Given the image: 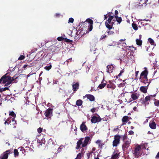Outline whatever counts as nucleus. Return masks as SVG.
<instances>
[{"label":"nucleus","instance_id":"obj_1","mask_svg":"<svg viewBox=\"0 0 159 159\" xmlns=\"http://www.w3.org/2000/svg\"><path fill=\"white\" fill-rule=\"evenodd\" d=\"M90 139V137H86L85 138H81L77 142L76 146L75 147L76 149H79L81 146L82 147H85L86 146L89 141Z\"/></svg>","mask_w":159,"mask_h":159},{"label":"nucleus","instance_id":"obj_2","mask_svg":"<svg viewBox=\"0 0 159 159\" xmlns=\"http://www.w3.org/2000/svg\"><path fill=\"white\" fill-rule=\"evenodd\" d=\"M2 78H3L2 83L5 84V86H7L10 84L12 82L14 81L13 83H16L17 81L16 80L18 78V76L16 75L12 77H11L9 76H6L5 75L3 76Z\"/></svg>","mask_w":159,"mask_h":159},{"label":"nucleus","instance_id":"obj_3","mask_svg":"<svg viewBox=\"0 0 159 159\" xmlns=\"http://www.w3.org/2000/svg\"><path fill=\"white\" fill-rule=\"evenodd\" d=\"M141 147L140 145H139L134 148L133 155L135 157H138L141 155Z\"/></svg>","mask_w":159,"mask_h":159},{"label":"nucleus","instance_id":"obj_4","mask_svg":"<svg viewBox=\"0 0 159 159\" xmlns=\"http://www.w3.org/2000/svg\"><path fill=\"white\" fill-rule=\"evenodd\" d=\"M108 16H109V17L108 20L107 21L105 22V26L107 28L112 29L114 22H111V21L114 17L113 16L109 15H108Z\"/></svg>","mask_w":159,"mask_h":159},{"label":"nucleus","instance_id":"obj_5","mask_svg":"<svg viewBox=\"0 0 159 159\" xmlns=\"http://www.w3.org/2000/svg\"><path fill=\"white\" fill-rule=\"evenodd\" d=\"M121 136L120 135H116L114 136V140L112 142L113 147H116L120 143Z\"/></svg>","mask_w":159,"mask_h":159},{"label":"nucleus","instance_id":"obj_6","mask_svg":"<svg viewBox=\"0 0 159 159\" xmlns=\"http://www.w3.org/2000/svg\"><path fill=\"white\" fill-rule=\"evenodd\" d=\"M4 124L5 125L9 124L11 125H14L13 128H15L16 127L15 125L16 124V121L15 120L14 118L9 117L5 121Z\"/></svg>","mask_w":159,"mask_h":159},{"label":"nucleus","instance_id":"obj_7","mask_svg":"<svg viewBox=\"0 0 159 159\" xmlns=\"http://www.w3.org/2000/svg\"><path fill=\"white\" fill-rule=\"evenodd\" d=\"M156 96V95L155 94H154L147 96L142 102L143 104H144L145 105H148L149 104L148 101H150V99H152L153 98L155 97Z\"/></svg>","mask_w":159,"mask_h":159},{"label":"nucleus","instance_id":"obj_8","mask_svg":"<svg viewBox=\"0 0 159 159\" xmlns=\"http://www.w3.org/2000/svg\"><path fill=\"white\" fill-rule=\"evenodd\" d=\"M131 143V140L129 139H126L125 141L124 142V143L122 146V148L124 151L128 149Z\"/></svg>","mask_w":159,"mask_h":159},{"label":"nucleus","instance_id":"obj_9","mask_svg":"<svg viewBox=\"0 0 159 159\" xmlns=\"http://www.w3.org/2000/svg\"><path fill=\"white\" fill-rule=\"evenodd\" d=\"M98 116H93L92 117L91 121L93 123L95 124L97 122H100L102 120V119L98 115Z\"/></svg>","mask_w":159,"mask_h":159},{"label":"nucleus","instance_id":"obj_10","mask_svg":"<svg viewBox=\"0 0 159 159\" xmlns=\"http://www.w3.org/2000/svg\"><path fill=\"white\" fill-rule=\"evenodd\" d=\"M10 150H7L2 154L0 156V159H7L8 157V154L10 153Z\"/></svg>","mask_w":159,"mask_h":159},{"label":"nucleus","instance_id":"obj_11","mask_svg":"<svg viewBox=\"0 0 159 159\" xmlns=\"http://www.w3.org/2000/svg\"><path fill=\"white\" fill-rule=\"evenodd\" d=\"M52 111L51 109H49L46 110L44 114L45 116L47 118V119L51 117L52 115Z\"/></svg>","mask_w":159,"mask_h":159},{"label":"nucleus","instance_id":"obj_12","mask_svg":"<svg viewBox=\"0 0 159 159\" xmlns=\"http://www.w3.org/2000/svg\"><path fill=\"white\" fill-rule=\"evenodd\" d=\"M85 122H83L80 125V129L83 133L86 132L88 130V128L85 125Z\"/></svg>","mask_w":159,"mask_h":159},{"label":"nucleus","instance_id":"obj_13","mask_svg":"<svg viewBox=\"0 0 159 159\" xmlns=\"http://www.w3.org/2000/svg\"><path fill=\"white\" fill-rule=\"evenodd\" d=\"M148 71L147 70H144L141 74L140 79H147Z\"/></svg>","mask_w":159,"mask_h":159},{"label":"nucleus","instance_id":"obj_14","mask_svg":"<svg viewBox=\"0 0 159 159\" xmlns=\"http://www.w3.org/2000/svg\"><path fill=\"white\" fill-rule=\"evenodd\" d=\"M139 97V96L137 93H133L131 95V98L132 99L131 100V99H129V102H131L132 100H135L137 99Z\"/></svg>","mask_w":159,"mask_h":159},{"label":"nucleus","instance_id":"obj_15","mask_svg":"<svg viewBox=\"0 0 159 159\" xmlns=\"http://www.w3.org/2000/svg\"><path fill=\"white\" fill-rule=\"evenodd\" d=\"M129 120V117L127 116H124L122 118V122L123 124L122 125H125L126 123Z\"/></svg>","mask_w":159,"mask_h":159},{"label":"nucleus","instance_id":"obj_16","mask_svg":"<svg viewBox=\"0 0 159 159\" xmlns=\"http://www.w3.org/2000/svg\"><path fill=\"white\" fill-rule=\"evenodd\" d=\"M149 125L150 128L152 129H155L156 128V124L153 120L151 121L150 122Z\"/></svg>","mask_w":159,"mask_h":159},{"label":"nucleus","instance_id":"obj_17","mask_svg":"<svg viewBox=\"0 0 159 159\" xmlns=\"http://www.w3.org/2000/svg\"><path fill=\"white\" fill-rule=\"evenodd\" d=\"M148 84L147 86H141L140 88V90L141 92L144 93H146L147 92L148 86Z\"/></svg>","mask_w":159,"mask_h":159},{"label":"nucleus","instance_id":"obj_18","mask_svg":"<svg viewBox=\"0 0 159 159\" xmlns=\"http://www.w3.org/2000/svg\"><path fill=\"white\" fill-rule=\"evenodd\" d=\"M58 48L56 46H52L51 47L50 50L52 53H55L58 51Z\"/></svg>","mask_w":159,"mask_h":159},{"label":"nucleus","instance_id":"obj_19","mask_svg":"<svg viewBox=\"0 0 159 159\" xmlns=\"http://www.w3.org/2000/svg\"><path fill=\"white\" fill-rule=\"evenodd\" d=\"M108 30H107L106 33L108 35H112L114 34L115 32L113 30H111L112 29L107 28Z\"/></svg>","mask_w":159,"mask_h":159},{"label":"nucleus","instance_id":"obj_20","mask_svg":"<svg viewBox=\"0 0 159 159\" xmlns=\"http://www.w3.org/2000/svg\"><path fill=\"white\" fill-rule=\"evenodd\" d=\"M86 96L87 98L91 101H93L95 100V97L92 95L87 94Z\"/></svg>","mask_w":159,"mask_h":159},{"label":"nucleus","instance_id":"obj_21","mask_svg":"<svg viewBox=\"0 0 159 159\" xmlns=\"http://www.w3.org/2000/svg\"><path fill=\"white\" fill-rule=\"evenodd\" d=\"M79 84L78 83H75L73 84L72 87L74 91H75L79 89Z\"/></svg>","mask_w":159,"mask_h":159},{"label":"nucleus","instance_id":"obj_22","mask_svg":"<svg viewBox=\"0 0 159 159\" xmlns=\"http://www.w3.org/2000/svg\"><path fill=\"white\" fill-rule=\"evenodd\" d=\"M97 144L98 145L99 147L102 148V146L104 145V143L102 142L100 140H98L96 142Z\"/></svg>","mask_w":159,"mask_h":159},{"label":"nucleus","instance_id":"obj_23","mask_svg":"<svg viewBox=\"0 0 159 159\" xmlns=\"http://www.w3.org/2000/svg\"><path fill=\"white\" fill-rule=\"evenodd\" d=\"M103 80L104 79H103ZM106 83H104L103 81H102L101 82V84L98 86V88L100 89H102L104 87L106 86Z\"/></svg>","mask_w":159,"mask_h":159},{"label":"nucleus","instance_id":"obj_24","mask_svg":"<svg viewBox=\"0 0 159 159\" xmlns=\"http://www.w3.org/2000/svg\"><path fill=\"white\" fill-rule=\"evenodd\" d=\"M115 17L116 19V21L119 24H120L122 21L121 17H118V16L117 15H116L115 16Z\"/></svg>","mask_w":159,"mask_h":159},{"label":"nucleus","instance_id":"obj_25","mask_svg":"<svg viewBox=\"0 0 159 159\" xmlns=\"http://www.w3.org/2000/svg\"><path fill=\"white\" fill-rule=\"evenodd\" d=\"M131 54V52H129L127 53V54L126 56V57H125V56L124 57V58H125V60H126L125 59H128L129 57V59H130L131 58L132 59V55H130Z\"/></svg>","mask_w":159,"mask_h":159},{"label":"nucleus","instance_id":"obj_26","mask_svg":"<svg viewBox=\"0 0 159 159\" xmlns=\"http://www.w3.org/2000/svg\"><path fill=\"white\" fill-rule=\"evenodd\" d=\"M115 66L114 65L112 64H111L108 65L107 68L108 70H113V69H115Z\"/></svg>","mask_w":159,"mask_h":159},{"label":"nucleus","instance_id":"obj_27","mask_svg":"<svg viewBox=\"0 0 159 159\" xmlns=\"http://www.w3.org/2000/svg\"><path fill=\"white\" fill-rule=\"evenodd\" d=\"M118 156V153L114 152L111 156V158L112 159H115Z\"/></svg>","mask_w":159,"mask_h":159},{"label":"nucleus","instance_id":"obj_28","mask_svg":"<svg viewBox=\"0 0 159 159\" xmlns=\"http://www.w3.org/2000/svg\"><path fill=\"white\" fill-rule=\"evenodd\" d=\"M136 42L137 44L139 46H141L142 43V41L141 39H137L136 40Z\"/></svg>","mask_w":159,"mask_h":159},{"label":"nucleus","instance_id":"obj_29","mask_svg":"<svg viewBox=\"0 0 159 159\" xmlns=\"http://www.w3.org/2000/svg\"><path fill=\"white\" fill-rule=\"evenodd\" d=\"M82 104V101L81 100H78L76 102V105L78 106H80Z\"/></svg>","mask_w":159,"mask_h":159},{"label":"nucleus","instance_id":"obj_30","mask_svg":"<svg viewBox=\"0 0 159 159\" xmlns=\"http://www.w3.org/2000/svg\"><path fill=\"white\" fill-rule=\"evenodd\" d=\"M9 115L11 116L12 118H14L16 117V115L14 112L13 111H11L9 113Z\"/></svg>","mask_w":159,"mask_h":159},{"label":"nucleus","instance_id":"obj_31","mask_svg":"<svg viewBox=\"0 0 159 159\" xmlns=\"http://www.w3.org/2000/svg\"><path fill=\"white\" fill-rule=\"evenodd\" d=\"M52 68V65L51 64H49L47 65V66L44 67V69L45 70H50Z\"/></svg>","mask_w":159,"mask_h":159},{"label":"nucleus","instance_id":"obj_32","mask_svg":"<svg viewBox=\"0 0 159 159\" xmlns=\"http://www.w3.org/2000/svg\"><path fill=\"white\" fill-rule=\"evenodd\" d=\"M132 26L133 29L135 30H137L138 29V27L136 24L133 23L132 24Z\"/></svg>","mask_w":159,"mask_h":159},{"label":"nucleus","instance_id":"obj_33","mask_svg":"<svg viewBox=\"0 0 159 159\" xmlns=\"http://www.w3.org/2000/svg\"><path fill=\"white\" fill-rule=\"evenodd\" d=\"M148 42L151 44L152 45H153L154 44V41L152 38H150L148 39Z\"/></svg>","mask_w":159,"mask_h":159},{"label":"nucleus","instance_id":"obj_34","mask_svg":"<svg viewBox=\"0 0 159 159\" xmlns=\"http://www.w3.org/2000/svg\"><path fill=\"white\" fill-rule=\"evenodd\" d=\"M141 81L145 84L147 83H148V84H149L148 82V78L147 79H142Z\"/></svg>","mask_w":159,"mask_h":159},{"label":"nucleus","instance_id":"obj_35","mask_svg":"<svg viewBox=\"0 0 159 159\" xmlns=\"http://www.w3.org/2000/svg\"><path fill=\"white\" fill-rule=\"evenodd\" d=\"M121 138H122L123 141L124 142L125 141L126 139H127V136L126 135H124L121 136Z\"/></svg>","mask_w":159,"mask_h":159},{"label":"nucleus","instance_id":"obj_36","mask_svg":"<svg viewBox=\"0 0 159 159\" xmlns=\"http://www.w3.org/2000/svg\"><path fill=\"white\" fill-rule=\"evenodd\" d=\"M82 156V154L81 153H79L78 154L77 157L75 159H81Z\"/></svg>","mask_w":159,"mask_h":159},{"label":"nucleus","instance_id":"obj_37","mask_svg":"<svg viewBox=\"0 0 159 159\" xmlns=\"http://www.w3.org/2000/svg\"><path fill=\"white\" fill-rule=\"evenodd\" d=\"M14 153L15 157H17L19 155V153L18 150L16 149H15L14 150Z\"/></svg>","mask_w":159,"mask_h":159},{"label":"nucleus","instance_id":"obj_38","mask_svg":"<svg viewBox=\"0 0 159 159\" xmlns=\"http://www.w3.org/2000/svg\"><path fill=\"white\" fill-rule=\"evenodd\" d=\"M37 141L38 143L40 145H42L43 143V139L39 140L38 139H37Z\"/></svg>","mask_w":159,"mask_h":159},{"label":"nucleus","instance_id":"obj_39","mask_svg":"<svg viewBox=\"0 0 159 159\" xmlns=\"http://www.w3.org/2000/svg\"><path fill=\"white\" fill-rule=\"evenodd\" d=\"M88 27L89 31H91L93 29V25H88Z\"/></svg>","mask_w":159,"mask_h":159},{"label":"nucleus","instance_id":"obj_40","mask_svg":"<svg viewBox=\"0 0 159 159\" xmlns=\"http://www.w3.org/2000/svg\"><path fill=\"white\" fill-rule=\"evenodd\" d=\"M124 71L123 70H122L120 71L119 74L117 76H116V78L118 79L120 77V76L122 75V74L124 72Z\"/></svg>","mask_w":159,"mask_h":159},{"label":"nucleus","instance_id":"obj_41","mask_svg":"<svg viewBox=\"0 0 159 159\" xmlns=\"http://www.w3.org/2000/svg\"><path fill=\"white\" fill-rule=\"evenodd\" d=\"M153 69L154 70H159V65L157 64L155 65L153 67Z\"/></svg>","mask_w":159,"mask_h":159},{"label":"nucleus","instance_id":"obj_42","mask_svg":"<svg viewBox=\"0 0 159 159\" xmlns=\"http://www.w3.org/2000/svg\"><path fill=\"white\" fill-rule=\"evenodd\" d=\"M25 58V56L24 55H20L19 58H18V60H23Z\"/></svg>","mask_w":159,"mask_h":159},{"label":"nucleus","instance_id":"obj_43","mask_svg":"<svg viewBox=\"0 0 159 159\" xmlns=\"http://www.w3.org/2000/svg\"><path fill=\"white\" fill-rule=\"evenodd\" d=\"M107 37V36L105 34H103L101 37L100 39L102 40L103 39H105Z\"/></svg>","mask_w":159,"mask_h":159},{"label":"nucleus","instance_id":"obj_44","mask_svg":"<svg viewBox=\"0 0 159 159\" xmlns=\"http://www.w3.org/2000/svg\"><path fill=\"white\" fill-rule=\"evenodd\" d=\"M74 19L72 18H70L69 19L68 23H72L74 22Z\"/></svg>","mask_w":159,"mask_h":159},{"label":"nucleus","instance_id":"obj_45","mask_svg":"<svg viewBox=\"0 0 159 159\" xmlns=\"http://www.w3.org/2000/svg\"><path fill=\"white\" fill-rule=\"evenodd\" d=\"M43 130V128L41 127H40L38 129L37 131L39 133H41Z\"/></svg>","mask_w":159,"mask_h":159},{"label":"nucleus","instance_id":"obj_46","mask_svg":"<svg viewBox=\"0 0 159 159\" xmlns=\"http://www.w3.org/2000/svg\"><path fill=\"white\" fill-rule=\"evenodd\" d=\"M154 105L157 107H159V100L154 102Z\"/></svg>","mask_w":159,"mask_h":159},{"label":"nucleus","instance_id":"obj_47","mask_svg":"<svg viewBox=\"0 0 159 159\" xmlns=\"http://www.w3.org/2000/svg\"><path fill=\"white\" fill-rule=\"evenodd\" d=\"M63 39H64V38H63L62 37H59L57 38V39L59 41H62Z\"/></svg>","mask_w":159,"mask_h":159},{"label":"nucleus","instance_id":"obj_48","mask_svg":"<svg viewBox=\"0 0 159 159\" xmlns=\"http://www.w3.org/2000/svg\"><path fill=\"white\" fill-rule=\"evenodd\" d=\"M89 24H88V25H93V20L91 19L89 20Z\"/></svg>","mask_w":159,"mask_h":159},{"label":"nucleus","instance_id":"obj_49","mask_svg":"<svg viewBox=\"0 0 159 159\" xmlns=\"http://www.w3.org/2000/svg\"><path fill=\"white\" fill-rule=\"evenodd\" d=\"M65 41L66 42H68V43L72 42V40H71L70 39H67V38L65 39Z\"/></svg>","mask_w":159,"mask_h":159},{"label":"nucleus","instance_id":"obj_50","mask_svg":"<svg viewBox=\"0 0 159 159\" xmlns=\"http://www.w3.org/2000/svg\"><path fill=\"white\" fill-rule=\"evenodd\" d=\"M125 84H126V83H121L119 84V85L118 86V87H124L125 86Z\"/></svg>","mask_w":159,"mask_h":159},{"label":"nucleus","instance_id":"obj_51","mask_svg":"<svg viewBox=\"0 0 159 159\" xmlns=\"http://www.w3.org/2000/svg\"><path fill=\"white\" fill-rule=\"evenodd\" d=\"M96 108H93L91 110V111L93 113L96 110Z\"/></svg>","mask_w":159,"mask_h":159},{"label":"nucleus","instance_id":"obj_52","mask_svg":"<svg viewBox=\"0 0 159 159\" xmlns=\"http://www.w3.org/2000/svg\"><path fill=\"white\" fill-rule=\"evenodd\" d=\"M129 134L131 135H133L134 134V132L132 130H130L129 131Z\"/></svg>","mask_w":159,"mask_h":159},{"label":"nucleus","instance_id":"obj_53","mask_svg":"<svg viewBox=\"0 0 159 159\" xmlns=\"http://www.w3.org/2000/svg\"><path fill=\"white\" fill-rule=\"evenodd\" d=\"M93 152H91L88 153H87V156L88 157V158H89L90 155L92 154Z\"/></svg>","mask_w":159,"mask_h":159},{"label":"nucleus","instance_id":"obj_54","mask_svg":"<svg viewBox=\"0 0 159 159\" xmlns=\"http://www.w3.org/2000/svg\"><path fill=\"white\" fill-rule=\"evenodd\" d=\"M15 66V65H14V70H15V69H16V68L17 67L18 69H19V66H20L19 64L16 65L15 66Z\"/></svg>","mask_w":159,"mask_h":159},{"label":"nucleus","instance_id":"obj_55","mask_svg":"<svg viewBox=\"0 0 159 159\" xmlns=\"http://www.w3.org/2000/svg\"><path fill=\"white\" fill-rule=\"evenodd\" d=\"M8 89L9 88L8 87H5L4 88H2V92L6 90H8Z\"/></svg>","mask_w":159,"mask_h":159},{"label":"nucleus","instance_id":"obj_56","mask_svg":"<svg viewBox=\"0 0 159 159\" xmlns=\"http://www.w3.org/2000/svg\"><path fill=\"white\" fill-rule=\"evenodd\" d=\"M30 67V66L29 65H28L27 64H25V65H24V66H23V67L24 68H26V67Z\"/></svg>","mask_w":159,"mask_h":159},{"label":"nucleus","instance_id":"obj_57","mask_svg":"<svg viewBox=\"0 0 159 159\" xmlns=\"http://www.w3.org/2000/svg\"><path fill=\"white\" fill-rule=\"evenodd\" d=\"M72 58H70L69 59H68L66 61L67 62H69L70 61H72Z\"/></svg>","mask_w":159,"mask_h":159},{"label":"nucleus","instance_id":"obj_58","mask_svg":"<svg viewBox=\"0 0 159 159\" xmlns=\"http://www.w3.org/2000/svg\"><path fill=\"white\" fill-rule=\"evenodd\" d=\"M156 159H158L159 158V152L157 153L156 157Z\"/></svg>","mask_w":159,"mask_h":159},{"label":"nucleus","instance_id":"obj_59","mask_svg":"<svg viewBox=\"0 0 159 159\" xmlns=\"http://www.w3.org/2000/svg\"><path fill=\"white\" fill-rule=\"evenodd\" d=\"M118 14V12L117 10H115V15H117Z\"/></svg>","mask_w":159,"mask_h":159},{"label":"nucleus","instance_id":"obj_60","mask_svg":"<svg viewBox=\"0 0 159 159\" xmlns=\"http://www.w3.org/2000/svg\"><path fill=\"white\" fill-rule=\"evenodd\" d=\"M60 15L58 13H56L55 14V16L57 17H59L60 16Z\"/></svg>","mask_w":159,"mask_h":159},{"label":"nucleus","instance_id":"obj_61","mask_svg":"<svg viewBox=\"0 0 159 159\" xmlns=\"http://www.w3.org/2000/svg\"><path fill=\"white\" fill-rule=\"evenodd\" d=\"M118 130H119V129L118 127H117V128H114V129H113V131H117Z\"/></svg>","mask_w":159,"mask_h":159},{"label":"nucleus","instance_id":"obj_62","mask_svg":"<svg viewBox=\"0 0 159 159\" xmlns=\"http://www.w3.org/2000/svg\"><path fill=\"white\" fill-rule=\"evenodd\" d=\"M103 120L104 121H107L108 120V118H104L103 119Z\"/></svg>","mask_w":159,"mask_h":159},{"label":"nucleus","instance_id":"obj_63","mask_svg":"<svg viewBox=\"0 0 159 159\" xmlns=\"http://www.w3.org/2000/svg\"><path fill=\"white\" fill-rule=\"evenodd\" d=\"M139 73V71H137L135 72V76H137V75H138V74Z\"/></svg>","mask_w":159,"mask_h":159},{"label":"nucleus","instance_id":"obj_64","mask_svg":"<svg viewBox=\"0 0 159 159\" xmlns=\"http://www.w3.org/2000/svg\"><path fill=\"white\" fill-rule=\"evenodd\" d=\"M94 159H99V158L98 156H97V157H94Z\"/></svg>","mask_w":159,"mask_h":159}]
</instances>
